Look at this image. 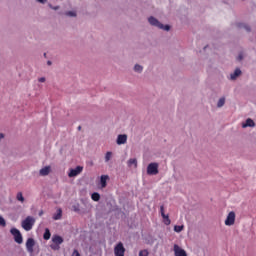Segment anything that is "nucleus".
Instances as JSON below:
<instances>
[{"label":"nucleus","instance_id":"obj_11","mask_svg":"<svg viewBox=\"0 0 256 256\" xmlns=\"http://www.w3.org/2000/svg\"><path fill=\"white\" fill-rule=\"evenodd\" d=\"M33 247H35V240L33 238H28L26 241V249L28 253H33Z\"/></svg>","mask_w":256,"mask_h":256},{"label":"nucleus","instance_id":"obj_36","mask_svg":"<svg viewBox=\"0 0 256 256\" xmlns=\"http://www.w3.org/2000/svg\"><path fill=\"white\" fill-rule=\"evenodd\" d=\"M41 215H43V211H40V212H39V217H41Z\"/></svg>","mask_w":256,"mask_h":256},{"label":"nucleus","instance_id":"obj_23","mask_svg":"<svg viewBox=\"0 0 256 256\" xmlns=\"http://www.w3.org/2000/svg\"><path fill=\"white\" fill-rule=\"evenodd\" d=\"M113 157V153L112 152H107L105 155V162L109 163V161H111V158Z\"/></svg>","mask_w":256,"mask_h":256},{"label":"nucleus","instance_id":"obj_27","mask_svg":"<svg viewBox=\"0 0 256 256\" xmlns=\"http://www.w3.org/2000/svg\"><path fill=\"white\" fill-rule=\"evenodd\" d=\"M223 105H225V98H220L217 103V107H223Z\"/></svg>","mask_w":256,"mask_h":256},{"label":"nucleus","instance_id":"obj_37","mask_svg":"<svg viewBox=\"0 0 256 256\" xmlns=\"http://www.w3.org/2000/svg\"><path fill=\"white\" fill-rule=\"evenodd\" d=\"M47 65H51V61H48V62H47Z\"/></svg>","mask_w":256,"mask_h":256},{"label":"nucleus","instance_id":"obj_30","mask_svg":"<svg viewBox=\"0 0 256 256\" xmlns=\"http://www.w3.org/2000/svg\"><path fill=\"white\" fill-rule=\"evenodd\" d=\"M39 83H45L46 79L45 77H41L38 79Z\"/></svg>","mask_w":256,"mask_h":256},{"label":"nucleus","instance_id":"obj_3","mask_svg":"<svg viewBox=\"0 0 256 256\" xmlns=\"http://www.w3.org/2000/svg\"><path fill=\"white\" fill-rule=\"evenodd\" d=\"M11 235L14 237V241L18 243V245H21L23 243V235H21V231L17 228H12L10 230Z\"/></svg>","mask_w":256,"mask_h":256},{"label":"nucleus","instance_id":"obj_40","mask_svg":"<svg viewBox=\"0 0 256 256\" xmlns=\"http://www.w3.org/2000/svg\"><path fill=\"white\" fill-rule=\"evenodd\" d=\"M238 27H242L241 24H239Z\"/></svg>","mask_w":256,"mask_h":256},{"label":"nucleus","instance_id":"obj_13","mask_svg":"<svg viewBox=\"0 0 256 256\" xmlns=\"http://www.w3.org/2000/svg\"><path fill=\"white\" fill-rule=\"evenodd\" d=\"M41 177H47L51 173V166H46L39 171Z\"/></svg>","mask_w":256,"mask_h":256},{"label":"nucleus","instance_id":"obj_20","mask_svg":"<svg viewBox=\"0 0 256 256\" xmlns=\"http://www.w3.org/2000/svg\"><path fill=\"white\" fill-rule=\"evenodd\" d=\"M16 199H17V201H20V203H25V197H23V193L22 192H18L17 193Z\"/></svg>","mask_w":256,"mask_h":256},{"label":"nucleus","instance_id":"obj_17","mask_svg":"<svg viewBox=\"0 0 256 256\" xmlns=\"http://www.w3.org/2000/svg\"><path fill=\"white\" fill-rule=\"evenodd\" d=\"M239 75H241V69L237 68L234 73H232L230 75V79H232V81H235V79H237V77H239Z\"/></svg>","mask_w":256,"mask_h":256},{"label":"nucleus","instance_id":"obj_14","mask_svg":"<svg viewBox=\"0 0 256 256\" xmlns=\"http://www.w3.org/2000/svg\"><path fill=\"white\" fill-rule=\"evenodd\" d=\"M127 165L128 167H134V169H137V158H130Z\"/></svg>","mask_w":256,"mask_h":256},{"label":"nucleus","instance_id":"obj_16","mask_svg":"<svg viewBox=\"0 0 256 256\" xmlns=\"http://www.w3.org/2000/svg\"><path fill=\"white\" fill-rule=\"evenodd\" d=\"M107 179H109L108 175H102L100 178L101 187L105 188L107 187Z\"/></svg>","mask_w":256,"mask_h":256},{"label":"nucleus","instance_id":"obj_32","mask_svg":"<svg viewBox=\"0 0 256 256\" xmlns=\"http://www.w3.org/2000/svg\"><path fill=\"white\" fill-rule=\"evenodd\" d=\"M244 29H246V31H251V28L247 25H244Z\"/></svg>","mask_w":256,"mask_h":256},{"label":"nucleus","instance_id":"obj_9","mask_svg":"<svg viewBox=\"0 0 256 256\" xmlns=\"http://www.w3.org/2000/svg\"><path fill=\"white\" fill-rule=\"evenodd\" d=\"M161 217L163 218L164 224L171 225V219H169V215L165 214V207L160 206Z\"/></svg>","mask_w":256,"mask_h":256},{"label":"nucleus","instance_id":"obj_5","mask_svg":"<svg viewBox=\"0 0 256 256\" xmlns=\"http://www.w3.org/2000/svg\"><path fill=\"white\" fill-rule=\"evenodd\" d=\"M148 175H157L159 173V164L158 163H150L147 167Z\"/></svg>","mask_w":256,"mask_h":256},{"label":"nucleus","instance_id":"obj_33","mask_svg":"<svg viewBox=\"0 0 256 256\" xmlns=\"http://www.w3.org/2000/svg\"><path fill=\"white\" fill-rule=\"evenodd\" d=\"M5 138V135L3 133H0V141L1 139H4Z\"/></svg>","mask_w":256,"mask_h":256},{"label":"nucleus","instance_id":"obj_19","mask_svg":"<svg viewBox=\"0 0 256 256\" xmlns=\"http://www.w3.org/2000/svg\"><path fill=\"white\" fill-rule=\"evenodd\" d=\"M43 239H45V241H49L51 239V231H49V228L45 229Z\"/></svg>","mask_w":256,"mask_h":256},{"label":"nucleus","instance_id":"obj_25","mask_svg":"<svg viewBox=\"0 0 256 256\" xmlns=\"http://www.w3.org/2000/svg\"><path fill=\"white\" fill-rule=\"evenodd\" d=\"M0 227H7V222L3 216H0Z\"/></svg>","mask_w":256,"mask_h":256},{"label":"nucleus","instance_id":"obj_29","mask_svg":"<svg viewBox=\"0 0 256 256\" xmlns=\"http://www.w3.org/2000/svg\"><path fill=\"white\" fill-rule=\"evenodd\" d=\"M72 256H81V254H79V251L74 250Z\"/></svg>","mask_w":256,"mask_h":256},{"label":"nucleus","instance_id":"obj_4","mask_svg":"<svg viewBox=\"0 0 256 256\" xmlns=\"http://www.w3.org/2000/svg\"><path fill=\"white\" fill-rule=\"evenodd\" d=\"M52 242L53 244L50 245L51 249L57 251V249H59V246L63 243V237L59 235H54L52 237Z\"/></svg>","mask_w":256,"mask_h":256},{"label":"nucleus","instance_id":"obj_28","mask_svg":"<svg viewBox=\"0 0 256 256\" xmlns=\"http://www.w3.org/2000/svg\"><path fill=\"white\" fill-rule=\"evenodd\" d=\"M66 15H67L68 17H76V16H77V14H76L75 12H73V11H68V12H66Z\"/></svg>","mask_w":256,"mask_h":256},{"label":"nucleus","instance_id":"obj_24","mask_svg":"<svg viewBox=\"0 0 256 256\" xmlns=\"http://www.w3.org/2000/svg\"><path fill=\"white\" fill-rule=\"evenodd\" d=\"M134 71H136L137 73H141V71H143V66L136 64L134 66Z\"/></svg>","mask_w":256,"mask_h":256},{"label":"nucleus","instance_id":"obj_2","mask_svg":"<svg viewBox=\"0 0 256 256\" xmlns=\"http://www.w3.org/2000/svg\"><path fill=\"white\" fill-rule=\"evenodd\" d=\"M35 225V218L32 216H27L25 220L22 221V227L25 231H31Z\"/></svg>","mask_w":256,"mask_h":256},{"label":"nucleus","instance_id":"obj_10","mask_svg":"<svg viewBox=\"0 0 256 256\" xmlns=\"http://www.w3.org/2000/svg\"><path fill=\"white\" fill-rule=\"evenodd\" d=\"M174 255L175 256H187V252L180 248L179 245L174 244Z\"/></svg>","mask_w":256,"mask_h":256},{"label":"nucleus","instance_id":"obj_26","mask_svg":"<svg viewBox=\"0 0 256 256\" xmlns=\"http://www.w3.org/2000/svg\"><path fill=\"white\" fill-rule=\"evenodd\" d=\"M139 256H149V250L144 249L139 252Z\"/></svg>","mask_w":256,"mask_h":256},{"label":"nucleus","instance_id":"obj_1","mask_svg":"<svg viewBox=\"0 0 256 256\" xmlns=\"http://www.w3.org/2000/svg\"><path fill=\"white\" fill-rule=\"evenodd\" d=\"M148 22L150 23V25H153L154 27H158V29H163L164 31H169V29H171V26L163 25L161 22H159V20H157L153 16L148 18Z\"/></svg>","mask_w":256,"mask_h":256},{"label":"nucleus","instance_id":"obj_21","mask_svg":"<svg viewBox=\"0 0 256 256\" xmlns=\"http://www.w3.org/2000/svg\"><path fill=\"white\" fill-rule=\"evenodd\" d=\"M91 199H92V201H99V199H101V195H99V193H97V192H94L91 195Z\"/></svg>","mask_w":256,"mask_h":256},{"label":"nucleus","instance_id":"obj_8","mask_svg":"<svg viewBox=\"0 0 256 256\" xmlns=\"http://www.w3.org/2000/svg\"><path fill=\"white\" fill-rule=\"evenodd\" d=\"M81 173H83V166H77L74 169H70L68 177H77V175H81Z\"/></svg>","mask_w":256,"mask_h":256},{"label":"nucleus","instance_id":"obj_35","mask_svg":"<svg viewBox=\"0 0 256 256\" xmlns=\"http://www.w3.org/2000/svg\"><path fill=\"white\" fill-rule=\"evenodd\" d=\"M238 59L239 61H241V59H243V56L239 55Z\"/></svg>","mask_w":256,"mask_h":256},{"label":"nucleus","instance_id":"obj_15","mask_svg":"<svg viewBox=\"0 0 256 256\" xmlns=\"http://www.w3.org/2000/svg\"><path fill=\"white\" fill-rule=\"evenodd\" d=\"M242 127L243 128H245V127H255V122L253 121V119L248 118L246 120V122L244 124H242Z\"/></svg>","mask_w":256,"mask_h":256},{"label":"nucleus","instance_id":"obj_22","mask_svg":"<svg viewBox=\"0 0 256 256\" xmlns=\"http://www.w3.org/2000/svg\"><path fill=\"white\" fill-rule=\"evenodd\" d=\"M183 229H185V226H184V225H181V226L175 225V226H174V231H175V233H181V231H183Z\"/></svg>","mask_w":256,"mask_h":256},{"label":"nucleus","instance_id":"obj_34","mask_svg":"<svg viewBox=\"0 0 256 256\" xmlns=\"http://www.w3.org/2000/svg\"><path fill=\"white\" fill-rule=\"evenodd\" d=\"M74 211H79V208L74 206Z\"/></svg>","mask_w":256,"mask_h":256},{"label":"nucleus","instance_id":"obj_39","mask_svg":"<svg viewBox=\"0 0 256 256\" xmlns=\"http://www.w3.org/2000/svg\"><path fill=\"white\" fill-rule=\"evenodd\" d=\"M53 9L57 10V9H59V6H57V7L53 8Z\"/></svg>","mask_w":256,"mask_h":256},{"label":"nucleus","instance_id":"obj_18","mask_svg":"<svg viewBox=\"0 0 256 256\" xmlns=\"http://www.w3.org/2000/svg\"><path fill=\"white\" fill-rule=\"evenodd\" d=\"M61 217H63V210H61V208H60L57 210V213L54 214L53 219H54V221H59V219H61Z\"/></svg>","mask_w":256,"mask_h":256},{"label":"nucleus","instance_id":"obj_31","mask_svg":"<svg viewBox=\"0 0 256 256\" xmlns=\"http://www.w3.org/2000/svg\"><path fill=\"white\" fill-rule=\"evenodd\" d=\"M36 1H38V3H42V4L47 3V0H36Z\"/></svg>","mask_w":256,"mask_h":256},{"label":"nucleus","instance_id":"obj_38","mask_svg":"<svg viewBox=\"0 0 256 256\" xmlns=\"http://www.w3.org/2000/svg\"><path fill=\"white\" fill-rule=\"evenodd\" d=\"M78 131H81V126H78Z\"/></svg>","mask_w":256,"mask_h":256},{"label":"nucleus","instance_id":"obj_6","mask_svg":"<svg viewBox=\"0 0 256 256\" xmlns=\"http://www.w3.org/2000/svg\"><path fill=\"white\" fill-rule=\"evenodd\" d=\"M115 256H125V247L121 242H119L114 248Z\"/></svg>","mask_w":256,"mask_h":256},{"label":"nucleus","instance_id":"obj_12","mask_svg":"<svg viewBox=\"0 0 256 256\" xmlns=\"http://www.w3.org/2000/svg\"><path fill=\"white\" fill-rule=\"evenodd\" d=\"M116 143L117 145H125V143H127V135L126 134L118 135Z\"/></svg>","mask_w":256,"mask_h":256},{"label":"nucleus","instance_id":"obj_7","mask_svg":"<svg viewBox=\"0 0 256 256\" xmlns=\"http://www.w3.org/2000/svg\"><path fill=\"white\" fill-rule=\"evenodd\" d=\"M225 225L227 227H231L232 225H235V213L233 211L228 213L227 218L225 220Z\"/></svg>","mask_w":256,"mask_h":256}]
</instances>
